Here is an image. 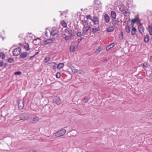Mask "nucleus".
Returning <instances> with one entry per match:
<instances>
[{
    "label": "nucleus",
    "instance_id": "1",
    "mask_svg": "<svg viewBox=\"0 0 152 152\" xmlns=\"http://www.w3.org/2000/svg\"><path fill=\"white\" fill-rule=\"evenodd\" d=\"M66 131L65 129L61 130L54 133L53 136L55 138L64 136L66 133Z\"/></svg>",
    "mask_w": 152,
    "mask_h": 152
},
{
    "label": "nucleus",
    "instance_id": "2",
    "mask_svg": "<svg viewBox=\"0 0 152 152\" xmlns=\"http://www.w3.org/2000/svg\"><path fill=\"white\" fill-rule=\"evenodd\" d=\"M21 51V49L20 47L15 49L12 52L13 55L14 56H18L20 54Z\"/></svg>",
    "mask_w": 152,
    "mask_h": 152
},
{
    "label": "nucleus",
    "instance_id": "3",
    "mask_svg": "<svg viewBox=\"0 0 152 152\" xmlns=\"http://www.w3.org/2000/svg\"><path fill=\"white\" fill-rule=\"evenodd\" d=\"M90 26L89 25L83 26L82 30L83 36L86 34L88 31L90 29Z\"/></svg>",
    "mask_w": 152,
    "mask_h": 152
},
{
    "label": "nucleus",
    "instance_id": "4",
    "mask_svg": "<svg viewBox=\"0 0 152 152\" xmlns=\"http://www.w3.org/2000/svg\"><path fill=\"white\" fill-rule=\"evenodd\" d=\"M92 21L94 25H98L99 23V18L97 16H94L93 17Z\"/></svg>",
    "mask_w": 152,
    "mask_h": 152
},
{
    "label": "nucleus",
    "instance_id": "5",
    "mask_svg": "<svg viewBox=\"0 0 152 152\" xmlns=\"http://www.w3.org/2000/svg\"><path fill=\"white\" fill-rule=\"evenodd\" d=\"M138 29L141 34H142V33L145 30L144 27L143 26L142 24L141 23H139V24Z\"/></svg>",
    "mask_w": 152,
    "mask_h": 152
},
{
    "label": "nucleus",
    "instance_id": "6",
    "mask_svg": "<svg viewBox=\"0 0 152 152\" xmlns=\"http://www.w3.org/2000/svg\"><path fill=\"white\" fill-rule=\"evenodd\" d=\"M24 103L23 101L21 100H19L18 102V106L20 110H22L24 107Z\"/></svg>",
    "mask_w": 152,
    "mask_h": 152
},
{
    "label": "nucleus",
    "instance_id": "7",
    "mask_svg": "<svg viewBox=\"0 0 152 152\" xmlns=\"http://www.w3.org/2000/svg\"><path fill=\"white\" fill-rule=\"evenodd\" d=\"M90 29L91 31L94 34L97 31H99L100 30L99 25L96 28H90Z\"/></svg>",
    "mask_w": 152,
    "mask_h": 152
},
{
    "label": "nucleus",
    "instance_id": "8",
    "mask_svg": "<svg viewBox=\"0 0 152 152\" xmlns=\"http://www.w3.org/2000/svg\"><path fill=\"white\" fill-rule=\"evenodd\" d=\"M58 29L57 28L53 30L50 32V34L53 36H55L58 34Z\"/></svg>",
    "mask_w": 152,
    "mask_h": 152
},
{
    "label": "nucleus",
    "instance_id": "9",
    "mask_svg": "<svg viewBox=\"0 0 152 152\" xmlns=\"http://www.w3.org/2000/svg\"><path fill=\"white\" fill-rule=\"evenodd\" d=\"M131 22L132 24H134L137 22L140 23V20L138 16L137 15L134 18V19H132L131 21Z\"/></svg>",
    "mask_w": 152,
    "mask_h": 152
},
{
    "label": "nucleus",
    "instance_id": "10",
    "mask_svg": "<svg viewBox=\"0 0 152 152\" xmlns=\"http://www.w3.org/2000/svg\"><path fill=\"white\" fill-rule=\"evenodd\" d=\"M53 100L54 102L57 104H59L61 103V99L58 96L54 97Z\"/></svg>",
    "mask_w": 152,
    "mask_h": 152
},
{
    "label": "nucleus",
    "instance_id": "11",
    "mask_svg": "<svg viewBox=\"0 0 152 152\" xmlns=\"http://www.w3.org/2000/svg\"><path fill=\"white\" fill-rule=\"evenodd\" d=\"M130 22V20H129L127 21V25L126 26V31L127 33H129L130 32V28L129 25V23Z\"/></svg>",
    "mask_w": 152,
    "mask_h": 152
},
{
    "label": "nucleus",
    "instance_id": "12",
    "mask_svg": "<svg viewBox=\"0 0 152 152\" xmlns=\"http://www.w3.org/2000/svg\"><path fill=\"white\" fill-rule=\"evenodd\" d=\"M28 116L27 115H22L20 116L19 118L21 120L23 121L26 120L28 119Z\"/></svg>",
    "mask_w": 152,
    "mask_h": 152
},
{
    "label": "nucleus",
    "instance_id": "13",
    "mask_svg": "<svg viewBox=\"0 0 152 152\" xmlns=\"http://www.w3.org/2000/svg\"><path fill=\"white\" fill-rule=\"evenodd\" d=\"M54 39H48L45 40L44 42V44L45 45H47L48 44H50L53 42Z\"/></svg>",
    "mask_w": 152,
    "mask_h": 152
},
{
    "label": "nucleus",
    "instance_id": "14",
    "mask_svg": "<svg viewBox=\"0 0 152 152\" xmlns=\"http://www.w3.org/2000/svg\"><path fill=\"white\" fill-rule=\"evenodd\" d=\"M104 18L105 21L106 23H108L110 21V17L107 14H105L104 15Z\"/></svg>",
    "mask_w": 152,
    "mask_h": 152
},
{
    "label": "nucleus",
    "instance_id": "15",
    "mask_svg": "<svg viewBox=\"0 0 152 152\" xmlns=\"http://www.w3.org/2000/svg\"><path fill=\"white\" fill-rule=\"evenodd\" d=\"M115 45V43H112L110 44L106 48V50L108 51L111 48H113Z\"/></svg>",
    "mask_w": 152,
    "mask_h": 152
},
{
    "label": "nucleus",
    "instance_id": "16",
    "mask_svg": "<svg viewBox=\"0 0 152 152\" xmlns=\"http://www.w3.org/2000/svg\"><path fill=\"white\" fill-rule=\"evenodd\" d=\"M102 47H99L95 51V53L96 54H98L100 53V52L102 50Z\"/></svg>",
    "mask_w": 152,
    "mask_h": 152
},
{
    "label": "nucleus",
    "instance_id": "17",
    "mask_svg": "<svg viewBox=\"0 0 152 152\" xmlns=\"http://www.w3.org/2000/svg\"><path fill=\"white\" fill-rule=\"evenodd\" d=\"M27 55V53L23 52L22 53L20 56V57L21 58H26Z\"/></svg>",
    "mask_w": 152,
    "mask_h": 152
},
{
    "label": "nucleus",
    "instance_id": "18",
    "mask_svg": "<svg viewBox=\"0 0 152 152\" xmlns=\"http://www.w3.org/2000/svg\"><path fill=\"white\" fill-rule=\"evenodd\" d=\"M111 16L113 19H115L116 18V14L115 12L112 11L111 12Z\"/></svg>",
    "mask_w": 152,
    "mask_h": 152
},
{
    "label": "nucleus",
    "instance_id": "19",
    "mask_svg": "<svg viewBox=\"0 0 152 152\" xmlns=\"http://www.w3.org/2000/svg\"><path fill=\"white\" fill-rule=\"evenodd\" d=\"M69 32L68 33V34H69L70 36L71 37H73L75 36V34L74 32V31L72 30H69Z\"/></svg>",
    "mask_w": 152,
    "mask_h": 152
},
{
    "label": "nucleus",
    "instance_id": "20",
    "mask_svg": "<svg viewBox=\"0 0 152 152\" xmlns=\"http://www.w3.org/2000/svg\"><path fill=\"white\" fill-rule=\"evenodd\" d=\"M150 39V37L148 34H147L145 36L144 39V41L145 43L148 42Z\"/></svg>",
    "mask_w": 152,
    "mask_h": 152
},
{
    "label": "nucleus",
    "instance_id": "21",
    "mask_svg": "<svg viewBox=\"0 0 152 152\" xmlns=\"http://www.w3.org/2000/svg\"><path fill=\"white\" fill-rule=\"evenodd\" d=\"M101 2L99 0H95L94 1V5L95 6H96L97 5L99 6L100 5H101Z\"/></svg>",
    "mask_w": 152,
    "mask_h": 152
},
{
    "label": "nucleus",
    "instance_id": "22",
    "mask_svg": "<svg viewBox=\"0 0 152 152\" xmlns=\"http://www.w3.org/2000/svg\"><path fill=\"white\" fill-rule=\"evenodd\" d=\"M50 66H52V68L53 69H55L56 68V64L54 62H52L50 63Z\"/></svg>",
    "mask_w": 152,
    "mask_h": 152
},
{
    "label": "nucleus",
    "instance_id": "23",
    "mask_svg": "<svg viewBox=\"0 0 152 152\" xmlns=\"http://www.w3.org/2000/svg\"><path fill=\"white\" fill-rule=\"evenodd\" d=\"M137 31V29L135 27H133L131 31V34L132 35H135Z\"/></svg>",
    "mask_w": 152,
    "mask_h": 152
},
{
    "label": "nucleus",
    "instance_id": "24",
    "mask_svg": "<svg viewBox=\"0 0 152 152\" xmlns=\"http://www.w3.org/2000/svg\"><path fill=\"white\" fill-rule=\"evenodd\" d=\"M114 29V27L113 26H111L108 28L107 29V31L108 32H111L113 31Z\"/></svg>",
    "mask_w": 152,
    "mask_h": 152
},
{
    "label": "nucleus",
    "instance_id": "25",
    "mask_svg": "<svg viewBox=\"0 0 152 152\" xmlns=\"http://www.w3.org/2000/svg\"><path fill=\"white\" fill-rule=\"evenodd\" d=\"M83 26H88V23L87 20H81Z\"/></svg>",
    "mask_w": 152,
    "mask_h": 152
},
{
    "label": "nucleus",
    "instance_id": "26",
    "mask_svg": "<svg viewBox=\"0 0 152 152\" xmlns=\"http://www.w3.org/2000/svg\"><path fill=\"white\" fill-rule=\"evenodd\" d=\"M64 66V64L63 63H59L57 66V68L58 69H61Z\"/></svg>",
    "mask_w": 152,
    "mask_h": 152
},
{
    "label": "nucleus",
    "instance_id": "27",
    "mask_svg": "<svg viewBox=\"0 0 152 152\" xmlns=\"http://www.w3.org/2000/svg\"><path fill=\"white\" fill-rule=\"evenodd\" d=\"M148 31L149 32V34L152 36V26H149L148 28Z\"/></svg>",
    "mask_w": 152,
    "mask_h": 152
},
{
    "label": "nucleus",
    "instance_id": "28",
    "mask_svg": "<svg viewBox=\"0 0 152 152\" xmlns=\"http://www.w3.org/2000/svg\"><path fill=\"white\" fill-rule=\"evenodd\" d=\"M124 13L125 16L127 17L129 15V12L127 9H126L124 12Z\"/></svg>",
    "mask_w": 152,
    "mask_h": 152
},
{
    "label": "nucleus",
    "instance_id": "29",
    "mask_svg": "<svg viewBox=\"0 0 152 152\" xmlns=\"http://www.w3.org/2000/svg\"><path fill=\"white\" fill-rule=\"evenodd\" d=\"M71 69L72 70V71L74 73L76 72H77V69L74 66H72L71 67Z\"/></svg>",
    "mask_w": 152,
    "mask_h": 152
},
{
    "label": "nucleus",
    "instance_id": "30",
    "mask_svg": "<svg viewBox=\"0 0 152 152\" xmlns=\"http://www.w3.org/2000/svg\"><path fill=\"white\" fill-rule=\"evenodd\" d=\"M61 25L64 27H66L67 26V24L66 22L63 20L61 22Z\"/></svg>",
    "mask_w": 152,
    "mask_h": 152
},
{
    "label": "nucleus",
    "instance_id": "31",
    "mask_svg": "<svg viewBox=\"0 0 152 152\" xmlns=\"http://www.w3.org/2000/svg\"><path fill=\"white\" fill-rule=\"evenodd\" d=\"M50 57H47L46 58H45L44 61L43 62L45 63H46L48 62L50 60Z\"/></svg>",
    "mask_w": 152,
    "mask_h": 152
},
{
    "label": "nucleus",
    "instance_id": "32",
    "mask_svg": "<svg viewBox=\"0 0 152 152\" xmlns=\"http://www.w3.org/2000/svg\"><path fill=\"white\" fill-rule=\"evenodd\" d=\"M5 55L3 53H0V58L4 59L5 58Z\"/></svg>",
    "mask_w": 152,
    "mask_h": 152
},
{
    "label": "nucleus",
    "instance_id": "33",
    "mask_svg": "<svg viewBox=\"0 0 152 152\" xmlns=\"http://www.w3.org/2000/svg\"><path fill=\"white\" fill-rule=\"evenodd\" d=\"M24 48L27 51H28L30 50L29 45L28 44H27L26 45L24 46Z\"/></svg>",
    "mask_w": 152,
    "mask_h": 152
},
{
    "label": "nucleus",
    "instance_id": "34",
    "mask_svg": "<svg viewBox=\"0 0 152 152\" xmlns=\"http://www.w3.org/2000/svg\"><path fill=\"white\" fill-rule=\"evenodd\" d=\"M70 50L71 51L73 52L75 50V47L73 45H71L70 47Z\"/></svg>",
    "mask_w": 152,
    "mask_h": 152
},
{
    "label": "nucleus",
    "instance_id": "35",
    "mask_svg": "<svg viewBox=\"0 0 152 152\" xmlns=\"http://www.w3.org/2000/svg\"><path fill=\"white\" fill-rule=\"evenodd\" d=\"M89 99L87 97H86L83 99L82 101L84 103H86L88 102Z\"/></svg>",
    "mask_w": 152,
    "mask_h": 152
},
{
    "label": "nucleus",
    "instance_id": "36",
    "mask_svg": "<svg viewBox=\"0 0 152 152\" xmlns=\"http://www.w3.org/2000/svg\"><path fill=\"white\" fill-rule=\"evenodd\" d=\"M119 21H117V22H119ZM112 23L113 24V25L114 26H115L117 24V22L115 20H112Z\"/></svg>",
    "mask_w": 152,
    "mask_h": 152
},
{
    "label": "nucleus",
    "instance_id": "37",
    "mask_svg": "<svg viewBox=\"0 0 152 152\" xmlns=\"http://www.w3.org/2000/svg\"><path fill=\"white\" fill-rule=\"evenodd\" d=\"M14 74L15 75H21L22 74V72L20 71H18V72H15Z\"/></svg>",
    "mask_w": 152,
    "mask_h": 152
},
{
    "label": "nucleus",
    "instance_id": "38",
    "mask_svg": "<svg viewBox=\"0 0 152 152\" xmlns=\"http://www.w3.org/2000/svg\"><path fill=\"white\" fill-rule=\"evenodd\" d=\"M86 18L87 19H89L92 20V19L93 18V17L90 15H88L86 16Z\"/></svg>",
    "mask_w": 152,
    "mask_h": 152
},
{
    "label": "nucleus",
    "instance_id": "39",
    "mask_svg": "<svg viewBox=\"0 0 152 152\" xmlns=\"http://www.w3.org/2000/svg\"><path fill=\"white\" fill-rule=\"evenodd\" d=\"M8 61L9 63H11L14 61V60L12 58H9L8 59Z\"/></svg>",
    "mask_w": 152,
    "mask_h": 152
},
{
    "label": "nucleus",
    "instance_id": "40",
    "mask_svg": "<svg viewBox=\"0 0 152 152\" xmlns=\"http://www.w3.org/2000/svg\"><path fill=\"white\" fill-rule=\"evenodd\" d=\"M39 120V118L37 117L34 118L33 119V121L35 122L38 121Z\"/></svg>",
    "mask_w": 152,
    "mask_h": 152
},
{
    "label": "nucleus",
    "instance_id": "41",
    "mask_svg": "<svg viewBox=\"0 0 152 152\" xmlns=\"http://www.w3.org/2000/svg\"><path fill=\"white\" fill-rule=\"evenodd\" d=\"M72 38V37H71L70 36H66L65 37V39L66 40H69L70 39H71Z\"/></svg>",
    "mask_w": 152,
    "mask_h": 152
},
{
    "label": "nucleus",
    "instance_id": "42",
    "mask_svg": "<svg viewBox=\"0 0 152 152\" xmlns=\"http://www.w3.org/2000/svg\"><path fill=\"white\" fill-rule=\"evenodd\" d=\"M77 35L78 37H81L82 35H83L82 33H81V32H78L77 33Z\"/></svg>",
    "mask_w": 152,
    "mask_h": 152
},
{
    "label": "nucleus",
    "instance_id": "43",
    "mask_svg": "<svg viewBox=\"0 0 152 152\" xmlns=\"http://www.w3.org/2000/svg\"><path fill=\"white\" fill-rule=\"evenodd\" d=\"M61 77V74L60 72H57L56 75V77L57 78H59Z\"/></svg>",
    "mask_w": 152,
    "mask_h": 152
},
{
    "label": "nucleus",
    "instance_id": "44",
    "mask_svg": "<svg viewBox=\"0 0 152 152\" xmlns=\"http://www.w3.org/2000/svg\"><path fill=\"white\" fill-rule=\"evenodd\" d=\"M147 64L146 63H144L143 64L142 67L143 68L146 67L147 66Z\"/></svg>",
    "mask_w": 152,
    "mask_h": 152
},
{
    "label": "nucleus",
    "instance_id": "45",
    "mask_svg": "<svg viewBox=\"0 0 152 152\" xmlns=\"http://www.w3.org/2000/svg\"><path fill=\"white\" fill-rule=\"evenodd\" d=\"M4 65V63L3 61H1V62H0V66L2 67V66Z\"/></svg>",
    "mask_w": 152,
    "mask_h": 152
},
{
    "label": "nucleus",
    "instance_id": "46",
    "mask_svg": "<svg viewBox=\"0 0 152 152\" xmlns=\"http://www.w3.org/2000/svg\"><path fill=\"white\" fill-rule=\"evenodd\" d=\"M120 10L122 12H124L125 10H124L123 7H121L120 8Z\"/></svg>",
    "mask_w": 152,
    "mask_h": 152
},
{
    "label": "nucleus",
    "instance_id": "47",
    "mask_svg": "<svg viewBox=\"0 0 152 152\" xmlns=\"http://www.w3.org/2000/svg\"><path fill=\"white\" fill-rule=\"evenodd\" d=\"M69 30L67 29H65L64 30V32L66 33H68L69 32Z\"/></svg>",
    "mask_w": 152,
    "mask_h": 152
},
{
    "label": "nucleus",
    "instance_id": "48",
    "mask_svg": "<svg viewBox=\"0 0 152 152\" xmlns=\"http://www.w3.org/2000/svg\"><path fill=\"white\" fill-rule=\"evenodd\" d=\"M8 64H7V63H5L4 64V67L5 68V67H6V66H7Z\"/></svg>",
    "mask_w": 152,
    "mask_h": 152
},
{
    "label": "nucleus",
    "instance_id": "49",
    "mask_svg": "<svg viewBox=\"0 0 152 152\" xmlns=\"http://www.w3.org/2000/svg\"><path fill=\"white\" fill-rule=\"evenodd\" d=\"M34 57V56H31L29 59V60H32L33 58Z\"/></svg>",
    "mask_w": 152,
    "mask_h": 152
},
{
    "label": "nucleus",
    "instance_id": "50",
    "mask_svg": "<svg viewBox=\"0 0 152 152\" xmlns=\"http://www.w3.org/2000/svg\"><path fill=\"white\" fill-rule=\"evenodd\" d=\"M39 53V51H38V52H37L34 55V56L35 57Z\"/></svg>",
    "mask_w": 152,
    "mask_h": 152
},
{
    "label": "nucleus",
    "instance_id": "51",
    "mask_svg": "<svg viewBox=\"0 0 152 152\" xmlns=\"http://www.w3.org/2000/svg\"><path fill=\"white\" fill-rule=\"evenodd\" d=\"M83 38H82L81 39H78V41L79 42H80L82 40V39H83Z\"/></svg>",
    "mask_w": 152,
    "mask_h": 152
},
{
    "label": "nucleus",
    "instance_id": "52",
    "mask_svg": "<svg viewBox=\"0 0 152 152\" xmlns=\"http://www.w3.org/2000/svg\"><path fill=\"white\" fill-rule=\"evenodd\" d=\"M149 115L151 117H152V113L149 114Z\"/></svg>",
    "mask_w": 152,
    "mask_h": 152
},
{
    "label": "nucleus",
    "instance_id": "53",
    "mask_svg": "<svg viewBox=\"0 0 152 152\" xmlns=\"http://www.w3.org/2000/svg\"><path fill=\"white\" fill-rule=\"evenodd\" d=\"M63 15H63V13H61V15H60V16H63Z\"/></svg>",
    "mask_w": 152,
    "mask_h": 152
},
{
    "label": "nucleus",
    "instance_id": "54",
    "mask_svg": "<svg viewBox=\"0 0 152 152\" xmlns=\"http://www.w3.org/2000/svg\"><path fill=\"white\" fill-rule=\"evenodd\" d=\"M150 59L151 60V61H152V56L150 57Z\"/></svg>",
    "mask_w": 152,
    "mask_h": 152
},
{
    "label": "nucleus",
    "instance_id": "55",
    "mask_svg": "<svg viewBox=\"0 0 152 152\" xmlns=\"http://www.w3.org/2000/svg\"><path fill=\"white\" fill-rule=\"evenodd\" d=\"M64 35V36H66V34H63V37Z\"/></svg>",
    "mask_w": 152,
    "mask_h": 152
},
{
    "label": "nucleus",
    "instance_id": "56",
    "mask_svg": "<svg viewBox=\"0 0 152 152\" xmlns=\"http://www.w3.org/2000/svg\"><path fill=\"white\" fill-rule=\"evenodd\" d=\"M55 20H56L55 19H54V21H55Z\"/></svg>",
    "mask_w": 152,
    "mask_h": 152
},
{
    "label": "nucleus",
    "instance_id": "57",
    "mask_svg": "<svg viewBox=\"0 0 152 152\" xmlns=\"http://www.w3.org/2000/svg\"><path fill=\"white\" fill-rule=\"evenodd\" d=\"M126 21H125L124 22V23H126Z\"/></svg>",
    "mask_w": 152,
    "mask_h": 152
},
{
    "label": "nucleus",
    "instance_id": "58",
    "mask_svg": "<svg viewBox=\"0 0 152 152\" xmlns=\"http://www.w3.org/2000/svg\"><path fill=\"white\" fill-rule=\"evenodd\" d=\"M19 45H21V44L20 43H19Z\"/></svg>",
    "mask_w": 152,
    "mask_h": 152
}]
</instances>
